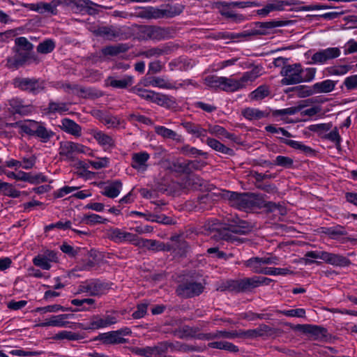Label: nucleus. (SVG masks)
Here are the masks:
<instances>
[{
	"label": "nucleus",
	"instance_id": "obj_1",
	"mask_svg": "<svg viewBox=\"0 0 357 357\" xmlns=\"http://www.w3.org/2000/svg\"><path fill=\"white\" fill-rule=\"evenodd\" d=\"M227 227L222 229H213V237L218 240H224L231 243H241L243 240L234 236L233 234L246 235L253 229V225L237 215H230L227 218Z\"/></svg>",
	"mask_w": 357,
	"mask_h": 357
},
{
	"label": "nucleus",
	"instance_id": "obj_2",
	"mask_svg": "<svg viewBox=\"0 0 357 357\" xmlns=\"http://www.w3.org/2000/svg\"><path fill=\"white\" fill-rule=\"evenodd\" d=\"M127 28V38L132 36L139 40H162L169 37L167 29L155 25L133 24Z\"/></svg>",
	"mask_w": 357,
	"mask_h": 357
},
{
	"label": "nucleus",
	"instance_id": "obj_3",
	"mask_svg": "<svg viewBox=\"0 0 357 357\" xmlns=\"http://www.w3.org/2000/svg\"><path fill=\"white\" fill-rule=\"evenodd\" d=\"M222 197L228 199L232 206L245 211L257 207L259 195L255 193H238L224 190L222 191Z\"/></svg>",
	"mask_w": 357,
	"mask_h": 357
},
{
	"label": "nucleus",
	"instance_id": "obj_4",
	"mask_svg": "<svg viewBox=\"0 0 357 357\" xmlns=\"http://www.w3.org/2000/svg\"><path fill=\"white\" fill-rule=\"evenodd\" d=\"M183 11L181 6H172L167 4L164 8L149 6L140 11L137 16L146 20H158L162 18H172L180 15Z\"/></svg>",
	"mask_w": 357,
	"mask_h": 357
},
{
	"label": "nucleus",
	"instance_id": "obj_5",
	"mask_svg": "<svg viewBox=\"0 0 357 357\" xmlns=\"http://www.w3.org/2000/svg\"><path fill=\"white\" fill-rule=\"evenodd\" d=\"M304 70L301 63L287 64L282 67L280 75L282 85H293L303 82Z\"/></svg>",
	"mask_w": 357,
	"mask_h": 357
},
{
	"label": "nucleus",
	"instance_id": "obj_6",
	"mask_svg": "<svg viewBox=\"0 0 357 357\" xmlns=\"http://www.w3.org/2000/svg\"><path fill=\"white\" fill-rule=\"evenodd\" d=\"M56 1L57 2V6L60 4L73 6L75 13H84L89 15H97L99 13L97 8L103 7L91 0H56Z\"/></svg>",
	"mask_w": 357,
	"mask_h": 357
},
{
	"label": "nucleus",
	"instance_id": "obj_7",
	"mask_svg": "<svg viewBox=\"0 0 357 357\" xmlns=\"http://www.w3.org/2000/svg\"><path fill=\"white\" fill-rule=\"evenodd\" d=\"M15 88L33 94L38 93L44 89V82L39 79L29 77H15L13 80Z\"/></svg>",
	"mask_w": 357,
	"mask_h": 357
},
{
	"label": "nucleus",
	"instance_id": "obj_8",
	"mask_svg": "<svg viewBox=\"0 0 357 357\" xmlns=\"http://www.w3.org/2000/svg\"><path fill=\"white\" fill-rule=\"evenodd\" d=\"M286 325L289 326L295 331H300L305 334H310L314 340H324L328 336L327 329L319 326L312 324L294 325L290 323H287Z\"/></svg>",
	"mask_w": 357,
	"mask_h": 357
},
{
	"label": "nucleus",
	"instance_id": "obj_9",
	"mask_svg": "<svg viewBox=\"0 0 357 357\" xmlns=\"http://www.w3.org/2000/svg\"><path fill=\"white\" fill-rule=\"evenodd\" d=\"M255 28L251 30L244 31L238 34L239 37H247L257 35H266L269 33V30L282 26L285 24L283 21L272 20L269 22H257L255 24Z\"/></svg>",
	"mask_w": 357,
	"mask_h": 357
},
{
	"label": "nucleus",
	"instance_id": "obj_10",
	"mask_svg": "<svg viewBox=\"0 0 357 357\" xmlns=\"http://www.w3.org/2000/svg\"><path fill=\"white\" fill-rule=\"evenodd\" d=\"M94 33L97 36L102 37L106 40H114L117 38H127L128 31L126 26H104L98 27Z\"/></svg>",
	"mask_w": 357,
	"mask_h": 357
},
{
	"label": "nucleus",
	"instance_id": "obj_11",
	"mask_svg": "<svg viewBox=\"0 0 357 357\" xmlns=\"http://www.w3.org/2000/svg\"><path fill=\"white\" fill-rule=\"evenodd\" d=\"M204 286L196 282H186L180 284L176 289L177 295L183 298H192L202 293Z\"/></svg>",
	"mask_w": 357,
	"mask_h": 357
},
{
	"label": "nucleus",
	"instance_id": "obj_12",
	"mask_svg": "<svg viewBox=\"0 0 357 357\" xmlns=\"http://www.w3.org/2000/svg\"><path fill=\"white\" fill-rule=\"evenodd\" d=\"M340 55L338 47H328L315 52L311 58L310 63L324 64L328 61L337 58Z\"/></svg>",
	"mask_w": 357,
	"mask_h": 357
},
{
	"label": "nucleus",
	"instance_id": "obj_13",
	"mask_svg": "<svg viewBox=\"0 0 357 357\" xmlns=\"http://www.w3.org/2000/svg\"><path fill=\"white\" fill-rule=\"evenodd\" d=\"M107 289V284L98 280L86 281L79 285L76 294L88 293L90 296H95L102 294Z\"/></svg>",
	"mask_w": 357,
	"mask_h": 357
},
{
	"label": "nucleus",
	"instance_id": "obj_14",
	"mask_svg": "<svg viewBox=\"0 0 357 357\" xmlns=\"http://www.w3.org/2000/svg\"><path fill=\"white\" fill-rule=\"evenodd\" d=\"M135 246L139 248H146L149 250L155 252L172 250V246L169 245H166L164 243L159 242L156 240L140 238L138 236L135 243Z\"/></svg>",
	"mask_w": 357,
	"mask_h": 357
},
{
	"label": "nucleus",
	"instance_id": "obj_15",
	"mask_svg": "<svg viewBox=\"0 0 357 357\" xmlns=\"http://www.w3.org/2000/svg\"><path fill=\"white\" fill-rule=\"evenodd\" d=\"M15 54L10 59H8V63L10 67L18 68L22 66L26 61L33 58V51L20 50L13 49Z\"/></svg>",
	"mask_w": 357,
	"mask_h": 357
},
{
	"label": "nucleus",
	"instance_id": "obj_16",
	"mask_svg": "<svg viewBox=\"0 0 357 357\" xmlns=\"http://www.w3.org/2000/svg\"><path fill=\"white\" fill-rule=\"evenodd\" d=\"M95 340L101 341L104 344H120L129 342L128 339L120 337L116 331L100 333Z\"/></svg>",
	"mask_w": 357,
	"mask_h": 357
},
{
	"label": "nucleus",
	"instance_id": "obj_17",
	"mask_svg": "<svg viewBox=\"0 0 357 357\" xmlns=\"http://www.w3.org/2000/svg\"><path fill=\"white\" fill-rule=\"evenodd\" d=\"M109 238L117 243L127 241L135 245L137 235L115 228L111 230Z\"/></svg>",
	"mask_w": 357,
	"mask_h": 357
},
{
	"label": "nucleus",
	"instance_id": "obj_18",
	"mask_svg": "<svg viewBox=\"0 0 357 357\" xmlns=\"http://www.w3.org/2000/svg\"><path fill=\"white\" fill-rule=\"evenodd\" d=\"M150 155L145 152L135 153L132 155L131 167L138 172H144L148 168L147 162Z\"/></svg>",
	"mask_w": 357,
	"mask_h": 357
},
{
	"label": "nucleus",
	"instance_id": "obj_19",
	"mask_svg": "<svg viewBox=\"0 0 357 357\" xmlns=\"http://www.w3.org/2000/svg\"><path fill=\"white\" fill-rule=\"evenodd\" d=\"M117 322V319L115 317L112 315H106L103 318L99 316H93L89 324V327L84 329L96 330L102 328H105L109 326L113 325Z\"/></svg>",
	"mask_w": 357,
	"mask_h": 357
},
{
	"label": "nucleus",
	"instance_id": "obj_20",
	"mask_svg": "<svg viewBox=\"0 0 357 357\" xmlns=\"http://www.w3.org/2000/svg\"><path fill=\"white\" fill-rule=\"evenodd\" d=\"M217 8L219 9L221 15L226 18L231 19L234 22L239 23L245 20L243 15L236 13L231 10V7L226 4L225 1L218 3Z\"/></svg>",
	"mask_w": 357,
	"mask_h": 357
},
{
	"label": "nucleus",
	"instance_id": "obj_21",
	"mask_svg": "<svg viewBox=\"0 0 357 357\" xmlns=\"http://www.w3.org/2000/svg\"><path fill=\"white\" fill-rule=\"evenodd\" d=\"M324 261L326 264L339 267L349 266L351 264L350 259L347 257L342 255L328 252H325Z\"/></svg>",
	"mask_w": 357,
	"mask_h": 357
},
{
	"label": "nucleus",
	"instance_id": "obj_22",
	"mask_svg": "<svg viewBox=\"0 0 357 357\" xmlns=\"http://www.w3.org/2000/svg\"><path fill=\"white\" fill-rule=\"evenodd\" d=\"M273 329L266 324H260L255 329L241 331V337L255 338L272 334Z\"/></svg>",
	"mask_w": 357,
	"mask_h": 357
},
{
	"label": "nucleus",
	"instance_id": "obj_23",
	"mask_svg": "<svg viewBox=\"0 0 357 357\" xmlns=\"http://www.w3.org/2000/svg\"><path fill=\"white\" fill-rule=\"evenodd\" d=\"M181 125L185 128L186 132L197 138H202L206 135L207 130L202 127L200 124L195 123L191 121H183ZM203 141L202 139H201Z\"/></svg>",
	"mask_w": 357,
	"mask_h": 357
},
{
	"label": "nucleus",
	"instance_id": "obj_24",
	"mask_svg": "<svg viewBox=\"0 0 357 357\" xmlns=\"http://www.w3.org/2000/svg\"><path fill=\"white\" fill-rule=\"evenodd\" d=\"M150 102L166 108H170L176 103L175 99L172 96L155 91L153 93Z\"/></svg>",
	"mask_w": 357,
	"mask_h": 357
},
{
	"label": "nucleus",
	"instance_id": "obj_25",
	"mask_svg": "<svg viewBox=\"0 0 357 357\" xmlns=\"http://www.w3.org/2000/svg\"><path fill=\"white\" fill-rule=\"evenodd\" d=\"M337 81L326 79L312 85V91L315 93H328L335 89Z\"/></svg>",
	"mask_w": 357,
	"mask_h": 357
},
{
	"label": "nucleus",
	"instance_id": "obj_26",
	"mask_svg": "<svg viewBox=\"0 0 357 357\" xmlns=\"http://www.w3.org/2000/svg\"><path fill=\"white\" fill-rule=\"evenodd\" d=\"M144 86H151L153 87L167 89H172L174 88V86L168 79L161 77H146L144 80Z\"/></svg>",
	"mask_w": 357,
	"mask_h": 357
},
{
	"label": "nucleus",
	"instance_id": "obj_27",
	"mask_svg": "<svg viewBox=\"0 0 357 357\" xmlns=\"http://www.w3.org/2000/svg\"><path fill=\"white\" fill-rule=\"evenodd\" d=\"M44 110L45 114H54L56 113L63 114L69 110V103L50 100L47 107Z\"/></svg>",
	"mask_w": 357,
	"mask_h": 357
},
{
	"label": "nucleus",
	"instance_id": "obj_28",
	"mask_svg": "<svg viewBox=\"0 0 357 357\" xmlns=\"http://www.w3.org/2000/svg\"><path fill=\"white\" fill-rule=\"evenodd\" d=\"M76 94L85 99H96L103 96V93L98 89L92 87H82L80 86H78Z\"/></svg>",
	"mask_w": 357,
	"mask_h": 357
},
{
	"label": "nucleus",
	"instance_id": "obj_29",
	"mask_svg": "<svg viewBox=\"0 0 357 357\" xmlns=\"http://www.w3.org/2000/svg\"><path fill=\"white\" fill-rule=\"evenodd\" d=\"M61 128L70 135L75 136L81 135V126L70 119L66 118L62 119Z\"/></svg>",
	"mask_w": 357,
	"mask_h": 357
},
{
	"label": "nucleus",
	"instance_id": "obj_30",
	"mask_svg": "<svg viewBox=\"0 0 357 357\" xmlns=\"http://www.w3.org/2000/svg\"><path fill=\"white\" fill-rule=\"evenodd\" d=\"M321 233L328 236L331 239L334 240L337 239L340 236H345L347 234V231L345 228L340 225L331 227H321Z\"/></svg>",
	"mask_w": 357,
	"mask_h": 357
},
{
	"label": "nucleus",
	"instance_id": "obj_31",
	"mask_svg": "<svg viewBox=\"0 0 357 357\" xmlns=\"http://www.w3.org/2000/svg\"><path fill=\"white\" fill-rule=\"evenodd\" d=\"M221 90L225 92H234L243 89V85L241 84L239 79L222 77Z\"/></svg>",
	"mask_w": 357,
	"mask_h": 357
},
{
	"label": "nucleus",
	"instance_id": "obj_32",
	"mask_svg": "<svg viewBox=\"0 0 357 357\" xmlns=\"http://www.w3.org/2000/svg\"><path fill=\"white\" fill-rule=\"evenodd\" d=\"M197 332H199L198 328L184 325L175 329L173 334L180 339H187L194 337Z\"/></svg>",
	"mask_w": 357,
	"mask_h": 357
},
{
	"label": "nucleus",
	"instance_id": "obj_33",
	"mask_svg": "<svg viewBox=\"0 0 357 357\" xmlns=\"http://www.w3.org/2000/svg\"><path fill=\"white\" fill-rule=\"evenodd\" d=\"M109 85L116 89H126L132 85L134 82L133 77L131 75H126L121 79H116L112 77H109Z\"/></svg>",
	"mask_w": 357,
	"mask_h": 357
},
{
	"label": "nucleus",
	"instance_id": "obj_34",
	"mask_svg": "<svg viewBox=\"0 0 357 357\" xmlns=\"http://www.w3.org/2000/svg\"><path fill=\"white\" fill-rule=\"evenodd\" d=\"M257 207L264 208L268 213L278 211L280 215H284L286 212L285 208L282 205L273 202L261 201L259 197Z\"/></svg>",
	"mask_w": 357,
	"mask_h": 357
},
{
	"label": "nucleus",
	"instance_id": "obj_35",
	"mask_svg": "<svg viewBox=\"0 0 357 357\" xmlns=\"http://www.w3.org/2000/svg\"><path fill=\"white\" fill-rule=\"evenodd\" d=\"M129 49L127 44H117L114 45H109L102 48L101 52L104 56H114L121 53L126 52Z\"/></svg>",
	"mask_w": 357,
	"mask_h": 357
},
{
	"label": "nucleus",
	"instance_id": "obj_36",
	"mask_svg": "<svg viewBox=\"0 0 357 357\" xmlns=\"http://www.w3.org/2000/svg\"><path fill=\"white\" fill-rule=\"evenodd\" d=\"M210 134L215 135L217 137L222 136L227 139H230L233 142L237 141V137L232 133L228 132L226 129L220 126L209 125L208 130H206Z\"/></svg>",
	"mask_w": 357,
	"mask_h": 357
},
{
	"label": "nucleus",
	"instance_id": "obj_37",
	"mask_svg": "<svg viewBox=\"0 0 357 357\" xmlns=\"http://www.w3.org/2000/svg\"><path fill=\"white\" fill-rule=\"evenodd\" d=\"M286 4L284 1L273 0L272 3H268L263 8L257 10L259 15L266 16L271 12L274 10H282L284 5Z\"/></svg>",
	"mask_w": 357,
	"mask_h": 357
},
{
	"label": "nucleus",
	"instance_id": "obj_38",
	"mask_svg": "<svg viewBox=\"0 0 357 357\" xmlns=\"http://www.w3.org/2000/svg\"><path fill=\"white\" fill-rule=\"evenodd\" d=\"M74 142H62L60 143L59 154L63 156L66 160L74 161L75 160L74 153Z\"/></svg>",
	"mask_w": 357,
	"mask_h": 357
},
{
	"label": "nucleus",
	"instance_id": "obj_39",
	"mask_svg": "<svg viewBox=\"0 0 357 357\" xmlns=\"http://www.w3.org/2000/svg\"><path fill=\"white\" fill-rule=\"evenodd\" d=\"M121 188L122 183L119 180H116L105 186L102 194L109 198H115L119 196Z\"/></svg>",
	"mask_w": 357,
	"mask_h": 357
},
{
	"label": "nucleus",
	"instance_id": "obj_40",
	"mask_svg": "<svg viewBox=\"0 0 357 357\" xmlns=\"http://www.w3.org/2000/svg\"><path fill=\"white\" fill-rule=\"evenodd\" d=\"M208 347L213 349L225 350L231 353H237L239 349L237 346L227 341H215L208 344Z\"/></svg>",
	"mask_w": 357,
	"mask_h": 357
},
{
	"label": "nucleus",
	"instance_id": "obj_41",
	"mask_svg": "<svg viewBox=\"0 0 357 357\" xmlns=\"http://www.w3.org/2000/svg\"><path fill=\"white\" fill-rule=\"evenodd\" d=\"M242 115L248 120H258L268 116V113L259 109L247 107L242 111Z\"/></svg>",
	"mask_w": 357,
	"mask_h": 357
},
{
	"label": "nucleus",
	"instance_id": "obj_42",
	"mask_svg": "<svg viewBox=\"0 0 357 357\" xmlns=\"http://www.w3.org/2000/svg\"><path fill=\"white\" fill-rule=\"evenodd\" d=\"M167 47L165 46H158L141 51L139 52L138 56L146 58L159 57L165 54H167Z\"/></svg>",
	"mask_w": 357,
	"mask_h": 357
},
{
	"label": "nucleus",
	"instance_id": "obj_43",
	"mask_svg": "<svg viewBox=\"0 0 357 357\" xmlns=\"http://www.w3.org/2000/svg\"><path fill=\"white\" fill-rule=\"evenodd\" d=\"M155 132L161 137L166 139H171L176 142H181L182 137L178 135L175 131L169 129L165 126H159L155 127Z\"/></svg>",
	"mask_w": 357,
	"mask_h": 357
},
{
	"label": "nucleus",
	"instance_id": "obj_44",
	"mask_svg": "<svg viewBox=\"0 0 357 357\" xmlns=\"http://www.w3.org/2000/svg\"><path fill=\"white\" fill-rule=\"evenodd\" d=\"M325 252L326 251H308L305 254L302 260L305 264L310 265L312 264H316L319 265L321 263L320 261H315L312 259H320L324 261Z\"/></svg>",
	"mask_w": 357,
	"mask_h": 357
},
{
	"label": "nucleus",
	"instance_id": "obj_45",
	"mask_svg": "<svg viewBox=\"0 0 357 357\" xmlns=\"http://www.w3.org/2000/svg\"><path fill=\"white\" fill-rule=\"evenodd\" d=\"M261 70V68L255 66L251 70L243 73L242 77L239 79L241 84L243 85V88L245 87L248 82H253L260 76Z\"/></svg>",
	"mask_w": 357,
	"mask_h": 357
},
{
	"label": "nucleus",
	"instance_id": "obj_46",
	"mask_svg": "<svg viewBox=\"0 0 357 357\" xmlns=\"http://www.w3.org/2000/svg\"><path fill=\"white\" fill-rule=\"evenodd\" d=\"M93 137L102 146H114V141L112 137L101 131H93Z\"/></svg>",
	"mask_w": 357,
	"mask_h": 357
},
{
	"label": "nucleus",
	"instance_id": "obj_47",
	"mask_svg": "<svg viewBox=\"0 0 357 357\" xmlns=\"http://www.w3.org/2000/svg\"><path fill=\"white\" fill-rule=\"evenodd\" d=\"M288 91L294 92V94L299 98H306L314 95V91H312V86H308L305 85H299L289 88L287 91V92Z\"/></svg>",
	"mask_w": 357,
	"mask_h": 357
},
{
	"label": "nucleus",
	"instance_id": "obj_48",
	"mask_svg": "<svg viewBox=\"0 0 357 357\" xmlns=\"http://www.w3.org/2000/svg\"><path fill=\"white\" fill-rule=\"evenodd\" d=\"M269 94V87L266 85H260L250 93L249 97L251 100H259L265 98Z\"/></svg>",
	"mask_w": 357,
	"mask_h": 357
},
{
	"label": "nucleus",
	"instance_id": "obj_49",
	"mask_svg": "<svg viewBox=\"0 0 357 357\" xmlns=\"http://www.w3.org/2000/svg\"><path fill=\"white\" fill-rule=\"evenodd\" d=\"M38 123V122L33 120H29L26 121H20V132L29 136H34L35 130L36 129Z\"/></svg>",
	"mask_w": 357,
	"mask_h": 357
},
{
	"label": "nucleus",
	"instance_id": "obj_50",
	"mask_svg": "<svg viewBox=\"0 0 357 357\" xmlns=\"http://www.w3.org/2000/svg\"><path fill=\"white\" fill-rule=\"evenodd\" d=\"M203 182L199 176L189 175L185 178L184 187L198 190L203 185Z\"/></svg>",
	"mask_w": 357,
	"mask_h": 357
},
{
	"label": "nucleus",
	"instance_id": "obj_51",
	"mask_svg": "<svg viewBox=\"0 0 357 357\" xmlns=\"http://www.w3.org/2000/svg\"><path fill=\"white\" fill-rule=\"evenodd\" d=\"M281 140L285 144H287L295 149L301 150L303 152L305 153L306 154H313L314 153V150L311 147L305 146L299 142L291 140V139H282V138L281 139Z\"/></svg>",
	"mask_w": 357,
	"mask_h": 357
},
{
	"label": "nucleus",
	"instance_id": "obj_52",
	"mask_svg": "<svg viewBox=\"0 0 357 357\" xmlns=\"http://www.w3.org/2000/svg\"><path fill=\"white\" fill-rule=\"evenodd\" d=\"M261 261L260 257H252L245 261V265L246 267L251 268L254 273L263 274L264 268L261 266L262 263Z\"/></svg>",
	"mask_w": 357,
	"mask_h": 357
},
{
	"label": "nucleus",
	"instance_id": "obj_53",
	"mask_svg": "<svg viewBox=\"0 0 357 357\" xmlns=\"http://www.w3.org/2000/svg\"><path fill=\"white\" fill-rule=\"evenodd\" d=\"M241 283L242 292H251L254 289L258 287L257 276L244 278L241 279Z\"/></svg>",
	"mask_w": 357,
	"mask_h": 357
},
{
	"label": "nucleus",
	"instance_id": "obj_54",
	"mask_svg": "<svg viewBox=\"0 0 357 357\" xmlns=\"http://www.w3.org/2000/svg\"><path fill=\"white\" fill-rule=\"evenodd\" d=\"M222 77L215 75L206 76L204 79V83L211 89L218 90L222 88Z\"/></svg>",
	"mask_w": 357,
	"mask_h": 357
},
{
	"label": "nucleus",
	"instance_id": "obj_55",
	"mask_svg": "<svg viewBox=\"0 0 357 357\" xmlns=\"http://www.w3.org/2000/svg\"><path fill=\"white\" fill-rule=\"evenodd\" d=\"M173 344L168 342H160L156 345L152 347L153 355L158 357H165L169 347H172Z\"/></svg>",
	"mask_w": 357,
	"mask_h": 357
},
{
	"label": "nucleus",
	"instance_id": "obj_56",
	"mask_svg": "<svg viewBox=\"0 0 357 357\" xmlns=\"http://www.w3.org/2000/svg\"><path fill=\"white\" fill-rule=\"evenodd\" d=\"M107 221L108 220L106 218H103L100 215L94 213L84 215L82 220V222L90 225L95 224H105Z\"/></svg>",
	"mask_w": 357,
	"mask_h": 357
},
{
	"label": "nucleus",
	"instance_id": "obj_57",
	"mask_svg": "<svg viewBox=\"0 0 357 357\" xmlns=\"http://www.w3.org/2000/svg\"><path fill=\"white\" fill-rule=\"evenodd\" d=\"M34 136L40 138L42 142H47L53 136V132L47 130L46 128L38 123Z\"/></svg>",
	"mask_w": 357,
	"mask_h": 357
},
{
	"label": "nucleus",
	"instance_id": "obj_58",
	"mask_svg": "<svg viewBox=\"0 0 357 357\" xmlns=\"http://www.w3.org/2000/svg\"><path fill=\"white\" fill-rule=\"evenodd\" d=\"M180 151L182 154L186 156L203 155L205 158L207 156V153L203 152L202 150H199L195 147H192L188 144H185L181 147Z\"/></svg>",
	"mask_w": 357,
	"mask_h": 357
},
{
	"label": "nucleus",
	"instance_id": "obj_59",
	"mask_svg": "<svg viewBox=\"0 0 357 357\" xmlns=\"http://www.w3.org/2000/svg\"><path fill=\"white\" fill-rule=\"evenodd\" d=\"M148 216L149 217L146 218V220L148 221L155 222L164 225H172L174 223L171 218L165 215H155L149 213Z\"/></svg>",
	"mask_w": 357,
	"mask_h": 357
},
{
	"label": "nucleus",
	"instance_id": "obj_60",
	"mask_svg": "<svg viewBox=\"0 0 357 357\" xmlns=\"http://www.w3.org/2000/svg\"><path fill=\"white\" fill-rule=\"evenodd\" d=\"M55 48V43L52 40L47 39L39 43L37 46V52L40 54H48Z\"/></svg>",
	"mask_w": 357,
	"mask_h": 357
},
{
	"label": "nucleus",
	"instance_id": "obj_61",
	"mask_svg": "<svg viewBox=\"0 0 357 357\" xmlns=\"http://www.w3.org/2000/svg\"><path fill=\"white\" fill-rule=\"evenodd\" d=\"M15 46L13 49L20 50L33 51V45L25 37L17 38L15 40Z\"/></svg>",
	"mask_w": 357,
	"mask_h": 357
},
{
	"label": "nucleus",
	"instance_id": "obj_62",
	"mask_svg": "<svg viewBox=\"0 0 357 357\" xmlns=\"http://www.w3.org/2000/svg\"><path fill=\"white\" fill-rule=\"evenodd\" d=\"M73 316L72 314H61L52 316L49 320L52 326H65L66 322L63 320L70 319Z\"/></svg>",
	"mask_w": 357,
	"mask_h": 357
},
{
	"label": "nucleus",
	"instance_id": "obj_63",
	"mask_svg": "<svg viewBox=\"0 0 357 357\" xmlns=\"http://www.w3.org/2000/svg\"><path fill=\"white\" fill-rule=\"evenodd\" d=\"M215 339H234L241 337V331H217L215 332Z\"/></svg>",
	"mask_w": 357,
	"mask_h": 357
},
{
	"label": "nucleus",
	"instance_id": "obj_64",
	"mask_svg": "<svg viewBox=\"0 0 357 357\" xmlns=\"http://www.w3.org/2000/svg\"><path fill=\"white\" fill-rule=\"evenodd\" d=\"M305 105H298L296 107H291L282 109H276L273 112L274 116H284V115H294L300 112Z\"/></svg>",
	"mask_w": 357,
	"mask_h": 357
}]
</instances>
